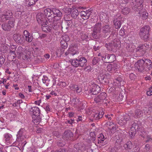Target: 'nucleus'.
<instances>
[{
	"label": "nucleus",
	"instance_id": "obj_24",
	"mask_svg": "<svg viewBox=\"0 0 152 152\" xmlns=\"http://www.w3.org/2000/svg\"><path fill=\"white\" fill-rule=\"evenodd\" d=\"M91 12L89 10L86 11H82L80 13L81 17L84 20H87L89 18L91 14Z\"/></svg>",
	"mask_w": 152,
	"mask_h": 152
},
{
	"label": "nucleus",
	"instance_id": "obj_12",
	"mask_svg": "<svg viewBox=\"0 0 152 152\" xmlns=\"http://www.w3.org/2000/svg\"><path fill=\"white\" fill-rule=\"evenodd\" d=\"M14 20H10L6 23H3L1 25L2 29L5 31H10L14 27Z\"/></svg>",
	"mask_w": 152,
	"mask_h": 152
},
{
	"label": "nucleus",
	"instance_id": "obj_39",
	"mask_svg": "<svg viewBox=\"0 0 152 152\" xmlns=\"http://www.w3.org/2000/svg\"><path fill=\"white\" fill-rule=\"evenodd\" d=\"M22 13V12L21 11V10L20 9H18L15 12L14 15L16 18H19L21 17Z\"/></svg>",
	"mask_w": 152,
	"mask_h": 152
},
{
	"label": "nucleus",
	"instance_id": "obj_46",
	"mask_svg": "<svg viewBox=\"0 0 152 152\" xmlns=\"http://www.w3.org/2000/svg\"><path fill=\"white\" fill-rule=\"evenodd\" d=\"M105 139V137L103 134L102 133L100 134L98 140V143H102L104 140Z\"/></svg>",
	"mask_w": 152,
	"mask_h": 152
},
{
	"label": "nucleus",
	"instance_id": "obj_57",
	"mask_svg": "<svg viewBox=\"0 0 152 152\" xmlns=\"http://www.w3.org/2000/svg\"><path fill=\"white\" fill-rule=\"evenodd\" d=\"M146 94L148 96H150L152 95V87H150L147 91Z\"/></svg>",
	"mask_w": 152,
	"mask_h": 152
},
{
	"label": "nucleus",
	"instance_id": "obj_13",
	"mask_svg": "<svg viewBox=\"0 0 152 152\" xmlns=\"http://www.w3.org/2000/svg\"><path fill=\"white\" fill-rule=\"evenodd\" d=\"M131 127L132 128H134L136 131L137 130L138 131L142 133L145 132L144 131V128L142 126V123L140 121H137L134 122L131 125Z\"/></svg>",
	"mask_w": 152,
	"mask_h": 152
},
{
	"label": "nucleus",
	"instance_id": "obj_28",
	"mask_svg": "<svg viewBox=\"0 0 152 152\" xmlns=\"http://www.w3.org/2000/svg\"><path fill=\"white\" fill-rule=\"evenodd\" d=\"M70 54L72 56L78 54V50L76 46H72L69 48Z\"/></svg>",
	"mask_w": 152,
	"mask_h": 152
},
{
	"label": "nucleus",
	"instance_id": "obj_43",
	"mask_svg": "<svg viewBox=\"0 0 152 152\" xmlns=\"http://www.w3.org/2000/svg\"><path fill=\"white\" fill-rule=\"evenodd\" d=\"M105 46L107 50L109 51L112 50H113L114 49L112 42L111 43H106L105 44Z\"/></svg>",
	"mask_w": 152,
	"mask_h": 152
},
{
	"label": "nucleus",
	"instance_id": "obj_2",
	"mask_svg": "<svg viewBox=\"0 0 152 152\" xmlns=\"http://www.w3.org/2000/svg\"><path fill=\"white\" fill-rule=\"evenodd\" d=\"M53 11L52 9L47 8L44 10V15H45L50 23H52L51 26L55 30H57L58 28V26L57 25H55V23L53 25Z\"/></svg>",
	"mask_w": 152,
	"mask_h": 152
},
{
	"label": "nucleus",
	"instance_id": "obj_14",
	"mask_svg": "<svg viewBox=\"0 0 152 152\" xmlns=\"http://www.w3.org/2000/svg\"><path fill=\"white\" fill-rule=\"evenodd\" d=\"M100 73L98 76V79L104 85L107 84L108 83V79L107 75L104 73L105 70Z\"/></svg>",
	"mask_w": 152,
	"mask_h": 152
},
{
	"label": "nucleus",
	"instance_id": "obj_25",
	"mask_svg": "<svg viewBox=\"0 0 152 152\" xmlns=\"http://www.w3.org/2000/svg\"><path fill=\"white\" fill-rule=\"evenodd\" d=\"M24 131V130L23 129H21L19 130L17 135V140L18 141H21L25 138L23 134Z\"/></svg>",
	"mask_w": 152,
	"mask_h": 152
},
{
	"label": "nucleus",
	"instance_id": "obj_15",
	"mask_svg": "<svg viewBox=\"0 0 152 152\" xmlns=\"http://www.w3.org/2000/svg\"><path fill=\"white\" fill-rule=\"evenodd\" d=\"M149 47V45L146 43L140 44L139 45L136 49V52H139L142 54H144Z\"/></svg>",
	"mask_w": 152,
	"mask_h": 152
},
{
	"label": "nucleus",
	"instance_id": "obj_56",
	"mask_svg": "<svg viewBox=\"0 0 152 152\" xmlns=\"http://www.w3.org/2000/svg\"><path fill=\"white\" fill-rule=\"evenodd\" d=\"M150 148V145L148 144H147L145 145L144 148V151L145 152H148L149 151Z\"/></svg>",
	"mask_w": 152,
	"mask_h": 152
},
{
	"label": "nucleus",
	"instance_id": "obj_38",
	"mask_svg": "<svg viewBox=\"0 0 152 152\" xmlns=\"http://www.w3.org/2000/svg\"><path fill=\"white\" fill-rule=\"evenodd\" d=\"M78 59V58L72 60L71 64L72 66L75 67L79 66V62Z\"/></svg>",
	"mask_w": 152,
	"mask_h": 152
},
{
	"label": "nucleus",
	"instance_id": "obj_35",
	"mask_svg": "<svg viewBox=\"0 0 152 152\" xmlns=\"http://www.w3.org/2000/svg\"><path fill=\"white\" fill-rule=\"evenodd\" d=\"M136 131L134 128L131 127L129 131V134L130 138L132 139L134 138L136 134Z\"/></svg>",
	"mask_w": 152,
	"mask_h": 152
},
{
	"label": "nucleus",
	"instance_id": "obj_54",
	"mask_svg": "<svg viewBox=\"0 0 152 152\" xmlns=\"http://www.w3.org/2000/svg\"><path fill=\"white\" fill-rule=\"evenodd\" d=\"M124 120L122 119V118L119 121H118V123L121 126H123L126 124L125 121H124Z\"/></svg>",
	"mask_w": 152,
	"mask_h": 152
},
{
	"label": "nucleus",
	"instance_id": "obj_34",
	"mask_svg": "<svg viewBox=\"0 0 152 152\" xmlns=\"http://www.w3.org/2000/svg\"><path fill=\"white\" fill-rule=\"evenodd\" d=\"M70 13L72 17L76 18L79 14V12L77 9L74 8L71 10Z\"/></svg>",
	"mask_w": 152,
	"mask_h": 152
},
{
	"label": "nucleus",
	"instance_id": "obj_27",
	"mask_svg": "<svg viewBox=\"0 0 152 152\" xmlns=\"http://www.w3.org/2000/svg\"><path fill=\"white\" fill-rule=\"evenodd\" d=\"M104 113V112H100L99 113L93 114L92 117L94 120H98L103 116Z\"/></svg>",
	"mask_w": 152,
	"mask_h": 152
},
{
	"label": "nucleus",
	"instance_id": "obj_42",
	"mask_svg": "<svg viewBox=\"0 0 152 152\" xmlns=\"http://www.w3.org/2000/svg\"><path fill=\"white\" fill-rule=\"evenodd\" d=\"M72 102L73 104L75 105H78L81 103V102L79 101V99L77 98H73Z\"/></svg>",
	"mask_w": 152,
	"mask_h": 152
},
{
	"label": "nucleus",
	"instance_id": "obj_22",
	"mask_svg": "<svg viewBox=\"0 0 152 152\" xmlns=\"http://www.w3.org/2000/svg\"><path fill=\"white\" fill-rule=\"evenodd\" d=\"M116 93L117 94L116 95L115 98L117 101L121 102L125 100L126 97L124 96H125V94L124 92H121L119 94H118V92Z\"/></svg>",
	"mask_w": 152,
	"mask_h": 152
},
{
	"label": "nucleus",
	"instance_id": "obj_16",
	"mask_svg": "<svg viewBox=\"0 0 152 152\" xmlns=\"http://www.w3.org/2000/svg\"><path fill=\"white\" fill-rule=\"evenodd\" d=\"M111 27L109 25H107L104 26L102 28V32L103 37L104 38H109L111 32Z\"/></svg>",
	"mask_w": 152,
	"mask_h": 152
},
{
	"label": "nucleus",
	"instance_id": "obj_29",
	"mask_svg": "<svg viewBox=\"0 0 152 152\" xmlns=\"http://www.w3.org/2000/svg\"><path fill=\"white\" fill-rule=\"evenodd\" d=\"M69 87L71 90L78 93H80L82 90V89L80 87H78L77 85H72L70 86Z\"/></svg>",
	"mask_w": 152,
	"mask_h": 152
},
{
	"label": "nucleus",
	"instance_id": "obj_58",
	"mask_svg": "<svg viewBox=\"0 0 152 152\" xmlns=\"http://www.w3.org/2000/svg\"><path fill=\"white\" fill-rule=\"evenodd\" d=\"M5 56H3V55L2 54H0V62L3 64H4L5 61Z\"/></svg>",
	"mask_w": 152,
	"mask_h": 152
},
{
	"label": "nucleus",
	"instance_id": "obj_44",
	"mask_svg": "<svg viewBox=\"0 0 152 152\" xmlns=\"http://www.w3.org/2000/svg\"><path fill=\"white\" fill-rule=\"evenodd\" d=\"M38 0H26V4L29 6L34 5Z\"/></svg>",
	"mask_w": 152,
	"mask_h": 152
},
{
	"label": "nucleus",
	"instance_id": "obj_52",
	"mask_svg": "<svg viewBox=\"0 0 152 152\" xmlns=\"http://www.w3.org/2000/svg\"><path fill=\"white\" fill-rule=\"evenodd\" d=\"M62 40H64L66 42H68L69 40V38L68 36L66 34L63 35L61 37Z\"/></svg>",
	"mask_w": 152,
	"mask_h": 152
},
{
	"label": "nucleus",
	"instance_id": "obj_3",
	"mask_svg": "<svg viewBox=\"0 0 152 152\" xmlns=\"http://www.w3.org/2000/svg\"><path fill=\"white\" fill-rule=\"evenodd\" d=\"M150 29L149 26L146 25L142 27L140 29V36L141 38L145 41H147L149 39Z\"/></svg>",
	"mask_w": 152,
	"mask_h": 152
},
{
	"label": "nucleus",
	"instance_id": "obj_63",
	"mask_svg": "<svg viewBox=\"0 0 152 152\" xmlns=\"http://www.w3.org/2000/svg\"><path fill=\"white\" fill-rule=\"evenodd\" d=\"M135 77L136 76L133 73L130 74L129 76V78L130 79H131V80H134Z\"/></svg>",
	"mask_w": 152,
	"mask_h": 152
},
{
	"label": "nucleus",
	"instance_id": "obj_9",
	"mask_svg": "<svg viewBox=\"0 0 152 152\" xmlns=\"http://www.w3.org/2000/svg\"><path fill=\"white\" fill-rule=\"evenodd\" d=\"M53 25L55 23V25H57L56 21L61 19L62 15L61 12L58 9L56 8H53Z\"/></svg>",
	"mask_w": 152,
	"mask_h": 152
},
{
	"label": "nucleus",
	"instance_id": "obj_59",
	"mask_svg": "<svg viewBox=\"0 0 152 152\" xmlns=\"http://www.w3.org/2000/svg\"><path fill=\"white\" fill-rule=\"evenodd\" d=\"M112 66H113L112 67V73L115 72L116 71L117 68V64H116L112 65Z\"/></svg>",
	"mask_w": 152,
	"mask_h": 152
},
{
	"label": "nucleus",
	"instance_id": "obj_32",
	"mask_svg": "<svg viewBox=\"0 0 152 152\" xmlns=\"http://www.w3.org/2000/svg\"><path fill=\"white\" fill-rule=\"evenodd\" d=\"M135 114H133L132 115L135 118H140L142 116V112L140 109H137L135 111Z\"/></svg>",
	"mask_w": 152,
	"mask_h": 152
},
{
	"label": "nucleus",
	"instance_id": "obj_7",
	"mask_svg": "<svg viewBox=\"0 0 152 152\" xmlns=\"http://www.w3.org/2000/svg\"><path fill=\"white\" fill-rule=\"evenodd\" d=\"M36 18L38 23L42 26L44 27L47 26V20L43 14L41 13H38Z\"/></svg>",
	"mask_w": 152,
	"mask_h": 152
},
{
	"label": "nucleus",
	"instance_id": "obj_48",
	"mask_svg": "<svg viewBox=\"0 0 152 152\" xmlns=\"http://www.w3.org/2000/svg\"><path fill=\"white\" fill-rule=\"evenodd\" d=\"M118 89V87H111L109 89V92L110 93L113 92L115 94L117 93V90Z\"/></svg>",
	"mask_w": 152,
	"mask_h": 152
},
{
	"label": "nucleus",
	"instance_id": "obj_6",
	"mask_svg": "<svg viewBox=\"0 0 152 152\" xmlns=\"http://www.w3.org/2000/svg\"><path fill=\"white\" fill-rule=\"evenodd\" d=\"M143 2V0H132L131 5L133 10L138 12L142 7Z\"/></svg>",
	"mask_w": 152,
	"mask_h": 152
},
{
	"label": "nucleus",
	"instance_id": "obj_49",
	"mask_svg": "<svg viewBox=\"0 0 152 152\" xmlns=\"http://www.w3.org/2000/svg\"><path fill=\"white\" fill-rule=\"evenodd\" d=\"M33 39V36L30 34L27 36L25 37V41L28 42H31Z\"/></svg>",
	"mask_w": 152,
	"mask_h": 152
},
{
	"label": "nucleus",
	"instance_id": "obj_31",
	"mask_svg": "<svg viewBox=\"0 0 152 152\" xmlns=\"http://www.w3.org/2000/svg\"><path fill=\"white\" fill-rule=\"evenodd\" d=\"M105 125L110 129H112L113 130H115L116 129L115 125L112 122L108 121L105 124Z\"/></svg>",
	"mask_w": 152,
	"mask_h": 152
},
{
	"label": "nucleus",
	"instance_id": "obj_4",
	"mask_svg": "<svg viewBox=\"0 0 152 152\" xmlns=\"http://www.w3.org/2000/svg\"><path fill=\"white\" fill-rule=\"evenodd\" d=\"M101 26V22H98L95 24L93 28V32L92 33L93 38L99 39L102 36L101 34L102 29Z\"/></svg>",
	"mask_w": 152,
	"mask_h": 152
},
{
	"label": "nucleus",
	"instance_id": "obj_17",
	"mask_svg": "<svg viewBox=\"0 0 152 152\" xmlns=\"http://www.w3.org/2000/svg\"><path fill=\"white\" fill-rule=\"evenodd\" d=\"M16 53L19 55V56L20 57H22V58L23 60H29V56H27L25 54V52H24L23 50V48L21 46L18 47Z\"/></svg>",
	"mask_w": 152,
	"mask_h": 152
},
{
	"label": "nucleus",
	"instance_id": "obj_33",
	"mask_svg": "<svg viewBox=\"0 0 152 152\" xmlns=\"http://www.w3.org/2000/svg\"><path fill=\"white\" fill-rule=\"evenodd\" d=\"M12 15V12L11 10H5L3 14V16L6 20H8Z\"/></svg>",
	"mask_w": 152,
	"mask_h": 152
},
{
	"label": "nucleus",
	"instance_id": "obj_20",
	"mask_svg": "<svg viewBox=\"0 0 152 152\" xmlns=\"http://www.w3.org/2000/svg\"><path fill=\"white\" fill-rule=\"evenodd\" d=\"M73 134L71 130L69 129L66 130L62 134L63 139L65 140H67L71 137H73Z\"/></svg>",
	"mask_w": 152,
	"mask_h": 152
},
{
	"label": "nucleus",
	"instance_id": "obj_55",
	"mask_svg": "<svg viewBox=\"0 0 152 152\" xmlns=\"http://www.w3.org/2000/svg\"><path fill=\"white\" fill-rule=\"evenodd\" d=\"M143 110L145 114H150V110H149V107H144Z\"/></svg>",
	"mask_w": 152,
	"mask_h": 152
},
{
	"label": "nucleus",
	"instance_id": "obj_45",
	"mask_svg": "<svg viewBox=\"0 0 152 152\" xmlns=\"http://www.w3.org/2000/svg\"><path fill=\"white\" fill-rule=\"evenodd\" d=\"M16 48V46L15 45H12L10 47L9 49H10V53L11 54H12L14 55L13 56H16L15 54V51Z\"/></svg>",
	"mask_w": 152,
	"mask_h": 152
},
{
	"label": "nucleus",
	"instance_id": "obj_8",
	"mask_svg": "<svg viewBox=\"0 0 152 152\" xmlns=\"http://www.w3.org/2000/svg\"><path fill=\"white\" fill-rule=\"evenodd\" d=\"M102 61L106 63H112L115 60V56L113 54H105L101 56Z\"/></svg>",
	"mask_w": 152,
	"mask_h": 152
},
{
	"label": "nucleus",
	"instance_id": "obj_26",
	"mask_svg": "<svg viewBox=\"0 0 152 152\" xmlns=\"http://www.w3.org/2000/svg\"><path fill=\"white\" fill-rule=\"evenodd\" d=\"M74 147L78 151H83L86 149L85 145L83 143H78L74 145Z\"/></svg>",
	"mask_w": 152,
	"mask_h": 152
},
{
	"label": "nucleus",
	"instance_id": "obj_36",
	"mask_svg": "<svg viewBox=\"0 0 152 152\" xmlns=\"http://www.w3.org/2000/svg\"><path fill=\"white\" fill-rule=\"evenodd\" d=\"M134 46L131 44H126V49L128 52H132L134 50Z\"/></svg>",
	"mask_w": 152,
	"mask_h": 152
},
{
	"label": "nucleus",
	"instance_id": "obj_51",
	"mask_svg": "<svg viewBox=\"0 0 152 152\" xmlns=\"http://www.w3.org/2000/svg\"><path fill=\"white\" fill-rule=\"evenodd\" d=\"M60 43L61 46L63 48H66L68 46L67 42L64 41V40H61L60 42Z\"/></svg>",
	"mask_w": 152,
	"mask_h": 152
},
{
	"label": "nucleus",
	"instance_id": "obj_23",
	"mask_svg": "<svg viewBox=\"0 0 152 152\" xmlns=\"http://www.w3.org/2000/svg\"><path fill=\"white\" fill-rule=\"evenodd\" d=\"M78 60L79 61L80 67H85L86 66L87 60L85 57L80 56L78 57Z\"/></svg>",
	"mask_w": 152,
	"mask_h": 152
},
{
	"label": "nucleus",
	"instance_id": "obj_41",
	"mask_svg": "<svg viewBox=\"0 0 152 152\" xmlns=\"http://www.w3.org/2000/svg\"><path fill=\"white\" fill-rule=\"evenodd\" d=\"M124 147L125 149H130L133 147L132 142L130 141L126 143L125 144Z\"/></svg>",
	"mask_w": 152,
	"mask_h": 152
},
{
	"label": "nucleus",
	"instance_id": "obj_11",
	"mask_svg": "<svg viewBox=\"0 0 152 152\" xmlns=\"http://www.w3.org/2000/svg\"><path fill=\"white\" fill-rule=\"evenodd\" d=\"M13 39L17 44L22 45L24 43L25 39L23 35L18 34H14Z\"/></svg>",
	"mask_w": 152,
	"mask_h": 152
},
{
	"label": "nucleus",
	"instance_id": "obj_5",
	"mask_svg": "<svg viewBox=\"0 0 152 152\" xmlns=\"http://www.w3.org/2000/svg\"><path fill=\"white\" fill-rule=\"evenodd\" d=\"M30 113L32 114V117L34 122H37L39 121L40 110L37 107H34L30 110Z\"/></svg>",
	"mask_w": 152,
	"mask_h": 152
},
{
	"label": "nucleus",
	"instance_id": "obj_21",
	"mask_svg": "<svg viewBox=\"0 0 152 152\" xmlns=\"http://www.w3.org/2000/svg\"><path fill=\"white\" fill-rule=\"evenodd\" d=\"M138 11V16L141 17L142 19L145 20L148 18V14L145 9L142 7Z\"/></svg>",
	"mask_w": 152,
	"mask_h": 152
},
{
	"label": "nucleus",
	"instance_id": "obj_61",
	"mask_svg": "<svg viewBox=\"0 0 152 152\" xmlns=\"http://www.w3.org/2000/svg\"><path fill=\"white\" fill-rule=\"evenodd\" d=\"M115 80L118 82V83H120L118 85L121 86V83L122 82L123 79L121 77H118L115 79Z\"/></svg>",
	"mask_w": 152,
	"mask_h": 152
},
{
	"label": "nucleus",
	"instance_id": "obj_19",
	"mask_svg": "<svg viewBox=\"0 0 152 152\" xmlns=\"http://www.w3.org/2000/svg\"><path fill=\"white\" fill-rule=\"evenodd\" d=\"M72 21L69 20H66L64 22H62L61 24L62 29L65 31H67L68 29L70 28L72 26Z\"/></svg>",
	"mask_w": 152,
	"mask_h": 152
},
{
	"label": "nucleus",
	"instance_id": "obj_50",
	"mask_svg": "<svg viewBox=\"0 0 152 152\" xmlns=\"http://www.w3.org/2000/svg\"><path fill=\"white\" fill-rule=\"evenodd\" d=\"M130 11V9L127 7H126L122 9L121 12L124 15H127L129 12Z\"/></svg>",
	"mask_w": 152,
	"mask_h": 152
},
{
	"label": "nucleus",
	"instance_id": "obj_10",
	"mask_svg": "<svg viewBox=\"0 0 152 152\" xmlns=\"http://www.w3.org/2000/svg\"><path fill=\"white\" fill-rule=\"evenodd\" d=\"M106 94L103 92L101 93L99 95L96 96L94 99V101L96 103H106L107 100H106Z\"/></svg>",
	"mask_w": 152,
	"mask_h": 152
},
{
	"label": "nucleus",
	"instance_id": "obj_53",
	"mask_svg": "<svg viewBox=\"0 0 152 152\" xmlns=\"http://www.w3.org/2000/svg\"><path fill=\"white\" fill-rule=\"evenodd\" d=\"M122 118V119L125 121L126 123L127 121H129L130 119V116L128 115H126Z\"/></svg>",
	"mask_w": 152,
	"mask_h": 152
},
{
	"label": "nucleus",
	"instance_id": "obj_60",
	"mask_svg": "<svg viewBox=\"0 0 152 152\" xmlns=\"http://www.w3.org/2000/svg\"><path fill=\"white\" fill-rule=\"evenodd\" d=\"M99 60L98 58H94L92 60V64L94 65L98 63Z\"/></svg>",
	"mask_w": 152,
	"mask_h": 152
},
{
	"label": "nucleus",
	"instance_id": "obj_1",
	"mask_svg": "<svg viewBox=\"0 0 152 152\" xmlns=\"http://www.w3.org/2000/svg\"><path fill=\"white\" fill-rule=\"evenodd\" d=\"M135 66L140 72H148L152 69V62L148 59H141L135 64Z\"/></svg>",
	"mask_w": 152,
	"mask_h": 152
},
{
	"label": "nucleus",
	"instance_id": "obj_18",
	"mask_svg": "<svg viewBox=\"0 0 152 152\" xmlns=\"http://www.w3.org/2000/svg\"><path fill=\"white\" fill-rule=\"evenodd\" d=\"M91 88L89 92L93 95H96L99 93L100 91V87L97 84H93L91 86Z\"/></svg>",
	"mask_w": 152,
	"mask_h": 152
},
{
	"label": "nucleus",
	"instance_id": "obj_40",
	"mask_svg": "<svg viewBox=\"0 0 152 152\" xmlns=\"http://www.w3.org/2000/svg\"><path fill=\"white\" fill-rule=\"evenodd\" d=\"M43 83H45L47 86H48L50 84V80L46 76H44L42 79Z\"/></svg>",
	"mask_w": 152,
	"mask_h": 152
},
{
	"label": "nucleus",
	"instance_id": "obj_64",
	"mask_svg": "<svg viewBox=\"0 0 152 152\" xmlns=\"http://www.w3.org/2000/svg\"><path fill=\"white\" fill-rule=\"evenodd\" d=\"M129 0H118L120 4H127L129 1Z\"/></svg>",
	"mask_w": 152,
	"mask_h": 152
},
{
	"label": "nucleus",
	"instance_id": "obj_47",
	"mask_svg": "<svg viewBox=\"0 0 152 152\" xmlns=\"http://www.w3.org/2000/svg\"><path fill=\"white\" fill-rule=\"evenodd\" d=\"M12 136L9 134L7 133L5 134L4 135V138L5 140L9 142L12 138Z\"/></svg>",
	"mask_w": 152,
	"mask_h": 152
},
{
	"label": "nucleus",
	"instance_id": "obj_30",
	"mask_svg": "<svg viewBox=\"0 0 152 152\" xmlns=\"http://www.w3.org/2000/svg\"><path fill=\"white\" fill-rule=\"evenodd\" d=\"M121 18H117L114 19L113 23L116 28L118 29L121 26Z\"/></svg>",
	"mask_w": 152,
	"mask_h": 152
},
{
	"label": "nucleus",
	"instance_id": "obj_37",
	"mask_svg": "<svg viewBox=\"0 0 152 152\" xmlns=\"http://www.w3.org/2000/svg\"><path fill=\"white\" fill-rule=\"evenodd\" d=\"M10 46H7L6 45H2L1 47V51L3 53H5L8 51L10 48Z\"/></svg>",
	"mask_w": 152,
	"mask_h": 152
},
{
	"label": "nucleus",
	"instance_id": "obj_62",
	"mask_svg": "<svg viewBox=\"0 0 152 152\" xmlns=\"http://www.w3.org/2000/svg\"><path fill=\"white\" fill-rule=\"evenodd\" d=\"M112 64H110L108 65L107 66V70L112 73Z\"/></svg>",
	"mask_w": 152,
	"mask_h": 152
}]
</instances>
